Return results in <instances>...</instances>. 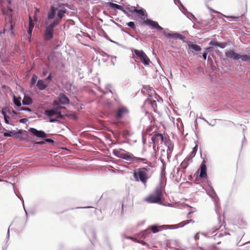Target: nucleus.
<instances>
[{
  "label": "nucleus",
  "instance_id": "43",
  "mask_svg": "<svg viewBox=\"0 0 250 250\" xmlns=\"http://www.w3.org/2000/svg\"><path fill=\"white\" fill-rule=\"evenodd\" d=\"M48 73V71L47 70L45 69V68H43L42 69V76H45Z\"/></svg>",
  "mask_w": 250,
  "mask_h": 250
},
{
  "label": "nucleus",
  "instance_id": "37",
  "mask_svg": "<svg viewBox=\"0 0 250 250\" xmlns=\"http://www.w3.org/2000/svg\"><path fill=\"white\" fill-rule=\"evenodd\" d=\"M57 115V118H60V119H63V116L61 114V113L60 111H57V113L56 114Z\"/></svg>",
  "mask_w": 250,
  "mask_h": 250
},
{
  "label": "nucleus",
  "instance_id": "7",
  "mask_svg": "<svg viewBox=\"0 0 250 250\" xmlns=\"http://www.w3.org/2000/svg\"><path fill=\"white\" fill-rule=\"evenodd\" d=\"M129 112L128 108L124 106H120L117 110L116 118L117 119H121L125 116L127 115Z\"/></svg>",
  "mask_w": 250,
  "mask_h": 250
},
{
  "label": "nucleus",
  "instance_id": "55",
  "mask_svg": "<svg viewBox=\"0 0 250 250\" xmlns=\"http://www.w3.org/2000/svg\"><path fill=\"white\" fill-rule=\"evenodd\" d=\"M147 231H148V229L147 230H146L145 233H146Z\"/></svg>",
  "mask_w": 250,
  "mask_h": 250
},
{
  "label": "nucleus",
  "instance_id": "52",
  "mask_svg": "<svg viewBox=\"0 0 250 250\" xmlns=\"http://www.w3.org/2000/svg\"><path fill=\"white\" fill-rule=\"evenodd\" d=\"M241 222L243 223H245V221L244 220H243V219L242 218H241Z\"/></svg>",
  "mask_w": 250,
  "mask_h": 250
},
{
  "label": "nucleus",
  "instance_id": "48",
  "mask_svg": "<svg viewBox=\"0 0 250 250\" xmlns=\"http://www.w3.org/2000/svg\"><path fill=\"white\" fill-rule=\"evenodd\" d=\"M57 121V120L56 119H50V122L51 123H54Z\"/></svg>",
  "mask_w": 250,
  "mask_h": 250
},
{
  "label": "nucleus",
  "instance_id": "41",
  "mask_svg": "<svg viewBox=\"0 0 250 250\" xmlns=\"http://www.w3.org/2000/svg\"><path fill=\"white\" fill-rule=\"evenodd\" d=\"M21 109L22 110L27 111L28 112H31V111H32L31 109L28 107H21Z\"/></svg>",
  "mask_w": 250,
  "mask_h": 250
},
{
  "label": "nucleus",
  "instance_id": "35",
  "mask_svg": "<svg viewBox=\"0 0 250 250\" xmlns=\"http://www.w3.org/2000/svg\"><path fill=\"white\" fill-rule=\"evenodd\" d=\"M135 12L142 16L145 15V11H144L143 9L138 10L136 9V11Z\"/></svg>",
  "mask_w": 250,
  "mask_h": 250
},
{
  "label": "nucleus",
  "instance_id": "36",
  "mask_svg": "<svg viewBox=\"0 0 250 250\" xmlns=\"http://www.w3.org/2000/svg\"><path fill=\"white\" fill-rule=\"evenodd\" d=\"M209 44L211 45L218 46V42L217 41L213 40H212L210 42Z\"/></svg>",
  "mask_w": 250,
  "mask_h": 250
},
{
  "label": "nucleus",
  "instance_id": "20",
  "mask_svg": "<svg viewBox=\"0 0 250 250\" xmlns=\"http://www.w3.org/2000/svg\"><path fill=\"white\" fill-rule=\"evenodd\" d=\"M188 46L189 49H190L192 51H199L201 50V48L199 45L196 44L192 43L191 42H190L188 44Z\"/></svg>",
  "mask_w": 250,
  "mask_h": 250
},
{
  "label": "nucleus",
  "instance_id": "27",
  "mask_svg": "<svg viewBox=\"0 0 250 250\" xmlns=\"http://www.w3.org/2000/svg\"><path fill=\"white\" fill-rule=\"evenodd\" d=\"M191 222L192 223H194V221L193 220H189L187 221H184L180 223L178 225L179 227H183L184 226L188 224L189 223Z\"/></svg>",
  "mask_w": 250,
  "mask_h": 250
},
{
  "label": "nucleus",
  "instance_id": "18",
  "mask_svg": "<svg viewBox=\"0 0 250 250\" xmlns=\"http://www.w3.org/2000/svg\"><path fill=\"white\" fill-rule=\"evenodd\" d=\"M48 86V83H45L43 80H39L37 82V86L41 90H44Z\"/></svg>",
  "mask_w": 250,
  "mask_h": 250
},
{
  "label": "nucleus",
  "instance_id": "47",
  "mask_svg": "<svg viewBox=\"0 0 250 250\" xmlns=\"http://www.w3.org/2000/svg\"><path fill=\"white\" fill-rule=\"evenodd\" d=\"M207 53L206 52H204L203 55V57L204 58V60H206V58H207Z\"/></svg>",
  "mask_w": 250,
  "mask_h": 250
},
{
  "label": "nucleus",
  "instance_id": "29",
  "mask_svg": "<svg viewBox=\"0 0 250 250\" xmlns=\"http://www.w3.org/2000/svg\"><path fill=\"white\" fill-rule=\"evenodd\" d=\"M126 10H128V12L131 13H134L136 11V8L135 6H130L127 7Z\"/></svg>",
  "mask_w": 250,
  "mask_h": 250
},
{
  "label": "nucleus",
  "instance_id": "9",
  "mask_svg": "<svg viewBox=\"0 0 250 250\" xmlns=\"http://www.w3.org/2000/svg\"><path fill=\"white\" fill-rule=\"evenodd\" d=\"M163 34L166 37L171 38L174 39H179L183 41H185L186 39L185 36L177 33H169L164 30Z\"/></svg>",
  "mask_w": 250,
  "mask_h": 250
},
{
  "label": "nucleus",
  "instance_id": "3",
  "mask_svg": "<svg viewBox=\"0 0 250 250\" xmlns=\"http://www.w3.org/2000/svg\"><path fill=\"white\" fill-rule=\"evenodd\" d=\"M113 153L117 157L126 160L133 162L141 161L144 162L145 164H147V162H145L146 160V159L135 157L132 154L121 148L114 149L113 150Z\"/></svg>",
  "mask_w": 250,
  "mask_h": 250
},
{
  "label": "nucleus",
  "instance_id": "45",
  "mask_svg": "<svg viewBox=\"0 0 250 250\" xmlns=\"http://www.w3.org/2000/svg\"><path fill=\"white\" fill-rule=\"evenodd\" d=\"M30 24H34L33 21H32V18L30 16H29V25H30Z\"/></svg>",
  "mask_w": 250,
  "mask_h": 250
},
{
  "label": "nucleus",
  "instance_id": "5",
  "mask_svg": "<svg viewBox=\"0 0 250 250\" xmlns=\"http://www.w3.org/2000/svg\"><path fill=\"white\" fill-rule=\"evenodd\" d=\"M1 113L6 124L14 125L12 119H16L17 116V113L14 110L8 107H4L1 110Z\"/></svg>",
  "mask_w": 250,
  "mask_h": 250
},
{
  "label": "nucleus",
  "instance_id": "13",
  "mask_svg": "<svg viewBox=\"0 0 250 250\" xmlns=\"http://www.w3.org/2000/svg\"><path fill=\"white\" fill-rule=\"evenodd\" d=\"M206 161L204 160L200 166V173L199 175L201 178H206L207 177V166L206 164Z\"/></svg>",
  "mask_w": 250,
  "mask_h": 250
},
{
  "label": "nucleus",
  "instance_id": "53",
  "mask_svg": "<svg viewBox=\"0 0 250 250\" xmlns=\"http://www.w3.org/2000/svg\"><path fill=\"white\" fill-rule=\"evenodd\" d=\"M0 250H5V249L4 248H2Z\"/></svg>",
  "mask_w": 250,
  "mask_h": 250
},
{
  "label": "nucleus",
  "instance_id": "33",
  "mask_svg": "<svg viewBox=\"0 0 250 250\" xmlns=\"http://www.w3.org/2000/svg\"><path fill=\"white\" fill-rule=\"evenodd\" d=\"M151 105H152V107L153 108L154 111L156 112V110H157V103H156V102L154 100L152 102H151Z\"/></svg>",
  "mask_w": 250,
  "mask_h": 250
},
{
  "label": "nucleus",
  "instance_id": "22",
  "mask_svg": "<svg viewBox=\"0 0 250 250\" xmlns=\"http://www.w3.org/2000/svg\"><path fill=\"white\" fill-rule=\"evenodd\" d=\"M53 106L57 111H60L61 109L65 108L64 107L60 105L59 102L58 100H55L53 103Z\"/></svg>",
  "mask_w": 250,
  "mask_h": 250
},
{
  "label": "nucleus",
  "instance_id": "19",
  "mask_svg": "<svg viewBox=\"0 0 250 250\" xmlns=\"http://www.w3.org/2000/svg\"><path fill=\"white\" fill-rule=\"evenodd\" d=\"M33 100L31 97L27 95H24L22 100L23 105H30L33 104Z\"/></svg>",
  "mask_w": 250,
  "mask_h": 250
},
{
  "label": "nucleus",
  "instance_id": "50",
  "mask_svg": "<svg viewBox=\"0 0 250 250\" xmlns=\"http://www.w3.org/2000/svg\"><path fill=\"white\" fill-rule=\"evenodd\" d=\"M34 20L35 21H37V18H36V13H35L34 16Z\"/></svg>",
  "mask_w": 250,
  "mask_h": 250
},
{
  "label": "nucleus",
  "instance_id": "31",
  "mask_svg": "<svg viewBox=\"0 0 250 250\" xmlns=\"http://www.w3.org/2000/svg\"><path fill=\"white\" fill-rule=\"evenodd\" d=\"M38 79V77L35 74H34L32 76V78L31 79V84L33 85L35 83L37 80Z\"/></svg>",
  "mask_w": 250,
  "mask_h": 250
},
{
  "label": "nucleus",
  "instance_id": "39",
  "mask_svg": "<svg viewBox=\"0 0 250 250\" xmlns=\"http://www.w3.org/2000/svg\"><path fill=\"white\" fill-rule=\"evenodd\" d=\"M154 128V127L153 126H148L146 129V132L147 133H149L150 132H151L153 128Z\"/></svg>",
  "mask_w": 250,
  "mask_h": 250
},
{
  "label": "nucleus",
  "instance_id": "30",
  "mask_svg": "<svg viewBox=\"0 0 250 250\" xmlns=\"http://www.w3.org/2000/svg\"><path fill=\"white\" fill-rule=\"evenodd\" d=\"M188 208H189V209H188L189 212L188 214L187 218L190 219L191 218V217H192L191 214H192V213H193L194 212V211L192 210V207H188Z\"/></svg>",
  "mask_w": 250,
  "mask_h": 250
},
{
  "label": "nucleus",
  "instance_id": "32",
  "mask_svg": "<svg viewBox=\"0 0 250 250\" xmlns=\"http://www.w3.org/2000/svg\"><path fill=\"white\" fill-rule=\"evenodd\" d=\"M127 25L132 28V29L134 30L135 29V24L134 22L133 21H130L128 23H127Z\"/></svg>",
  "mask_w": 250,
  "mask_h": 250
},
{
  "label": "nucleus",
  "instance_id": "49",
  "mask_svg": "<svg viewBox=\"0 0 250 250\" xmlns=\"http://www.w3.org/2000/svg\"><path fill=\"white\" fill-rule=\"evenodd\" d=\"M23 132V131L21 130V129H20L17 132H15L14 133L15 134H17V133H18V134H22Z\"/></svg>",
  "mask_w": 250,
  "mask_h": 250
},
{
  "label": "nucleus",
  "instance_id": "17",
  "mask_svg": "<svg viewBox=\"0 0 250 250\" xmlns=\"http://www.w3.org/2000/svg\"><path fill=\"white\" fill-rule=\"evenodd\" d=\"M191 162L192 161L190 159V158H188L187 157L181 163L180 165V168L185 170Z\"/></svg>",
  "mask_w": 250,
  "mask_h": 250
},
{
  "label": "nucleus",
  "instance_id": "10",
  "mask_svg": "<svg viewBox=\"0 0 250 250\" xmlns=\"http://www.w3.org/2000/svg\"><path fill=\"white\" fill-rule=\"evenodd\" d=\"M144 23L147 25L151 26L153 29H156L159 31L164 30L163 28L159 25L157 22L150 19H146L144 21Z\"/></svg>",
  "mask_w": 250,
  "mask_h": 250
},
{
  "label": "nucleus",
  "instance_id": "2",
  "mask_svg": "<svg viewBox=\"0 0 250 250\" xmlns=\"http://www.w3.org/2000/svg\"><path fill=\"white\" fill-rule=\"evenodd\" d=\"M151 169L148 167L135 169L133 172V176L136 182H141L146 187L148 180L150 178Z\"/></svg>",
  "mask_w": 250,
  "mask_h": 250
},
{
  "label": "nucleus",
  "instance_id": "16",
  "mask_svg": "<svg viewBox=\"0 0 250 250\" xmlns=\"http://www.w3.org/2000/svg\"><path fill=\"white\" fill-rule=\"evenodd\" d=\"M107 4L110 7L113 9L120 10L122 11L125 14H127L126 11H125V10L124 9V8L122 6L110 2H108Z\"/></svg>",
  "mask_w": 250,
  "mask_h": 250
},
{
  "label": "nucleus",
  "instance_id": "21",
  "mask_svg": "<svg viewBox=\"0 0 250 250\" xmlns=\"http://www.w3.org/2000/svg\"><path fill=\"white\" fill-rule=\"evenodd\" d=\"M163 229V226H157L156 225L151 226L148 228V229H150L153 233L159 232L162 230Z\"/></svg>",
  "mask_w": 250,
  "mask_h": 250
},
{
  "label": "nucleus",
  "instance_id": "42",
  "mask_svg": "<svg viewBox=\"0 0 250 250\" xmlns=\"http://www.w3.org/2000/svg\"><path fill=\"white\" fill-rule=\"evenodd\" d=\"M52 80V75L51 74H50L49 76L45 79V81H50Z\"/></svg>",
  "mask_w": 250,
  "mask_h": 250
},
{
  "label": "nucleus",
  "instance_id": "8",
  "mask_svg": "<svg viewBox=\"0 0 250 250\" xmlns=\"http://www.w3.org/2000/svg\"><path fill=\"white\" fill-rule=\"evenodd\" d=\"M166 137L167 136H163L161 133H155L151 138V141L153 143V147L154 148L156 146V145L158 144L159 142L161 143H163Z\"/></svg>",
  "mask_w": 250,
  "mask_h": 250
},
{
  "label": "nucleus",
  "instance_id": "12",
  "mask_svg": "<svg viewBox=\"0 0 250 250\" xmlns=\"http://www.w3.org/2000/svg\"><path fill=\"white\" fill-rule=\"evenodd\" d=\"M226 56L234 60H238L240 58V55L236 53L233 50H229L226 52Z\"/></svg>",
  "mask_w": 250,
  "mask_h": 250
},
{
  "label": "nucleus",
  "instance_id": "46",
  "mask_svg": "<svg viewBox=\"0 0 250 250\" xmlns=\"http://www.w3.org/2000/svg\"><path fill=\"white\" fill-rule=\"evenodd\" d=\"M26 121V119H21L20 120V122L21 123H25Z\"/></svg>",
  "mask_w": 250,
  "mask_h": 250
},
{
  "label": "nucleus",
  "instance_id": "1",
  "mask_svg": "<svg viewBox=\"0 0 250 250\" xmlns=\"http://www.w3.org/2000/svg\"><path fill=\"white\" fill-rule=\"evenodd\" d=\"M67 12L65 9H58L54 6H51L50 10L47 14L48 20H53L55 18L56 14H57L56 19L50 24L47 25L44 31V38L45 40H51L53 37V31L55 27L57 26Z\"/></svg>",
  "mask_w": 250,
  "mask_h": 250
},
{
  "label": "nucleus",
  "instance_id": "6",
  "mask_svg": "<svg viewBox=\"0 0 250 250\" xmlns=\"http://www.w3.org/2000/svg\"><path fill=\"white\" fill-rule=\"evenodd\" d=\"M134 53L144 65H147L149 64L150 61L143 50L135 49L134 50Z\"/></svg>",
  "mask_w": 250,
  "mask_h": 250
},
{
  "label": "nucleus",
  "instance_id": "15",
  "mask_svg": "<svg viewBox=\"0 0 250 250\" xmlns=\"http://www.w3.org/2000/svg\"><path fill=\"white\" fill-rule=\"evenodd\" d=\"M58 98V101L62 104H69V99L63 93L60 94Z\"/></svg>",
  "mask_w": 250,
  "mask_h": 250
},
{
  "label": "nucleus",
  "instance_id": "23",
  "mask_svg": "<svg viewBox=\"0 0 250 250\" xmlns=\"http://www.w3.org/2000/svg\"><path fill=\"white\" fill-rule=\"evenodd\" d=\"M57 113V110L53 108V109L51 110H46L45 111L44 114L48 116V117H51L55 115H56Z\"/></svg>",
  "mask_w": 250,
  "mask_h": 250
},
{
  "label": "nucleus",
  "instance_id": "38",
  "mask_svg": "<svg viewBox=\"0 0 250 250\" xmlns=\"http://www.w3.org/2000/svg\"><path fill=\"white\" fill-rule=\"evenodd\" d=\"M227 46V43L226 42H221L219 43L218 42V46L221 48H224Z\"/></svg>",
  "mask_w": 250,
  "mask_h": 250
},
{
  "label": "nucleus",
  "instance_id": "51",
  "mask_svg": "<svg viewBox=\"0 0 250 250\" xmlns=\"http://www.w3.org/2000/svg\"><path fill=\"white\" fill-rule=\"evenodd\" d=\"M10 29H13V25L12 24H10Z\"/></svg>",
  "mask_w": 250,
  "mask_h": 250
},
{
  "label": "nucleus",
  "instance_id": "40",
  "mask_svg": "<svg viewBox=\"0 0 250 250\" xmlns=\"http://www.w3.org/2000/svg\"><path fill=\"white\" fill-rule=\"evenodd\" d=\"M32 143L33 144L35 145H43L44 144V141H40V142H36V141H32Z\"/></svg>",
  "mask_w": 250,
  "mask_h": 250
},
{
  "label": "nucleus",
  "instance_id": "14",
  "mask_svg": "<svg viewBox=\"0 0 250 250\" xmlns=\"http://www.w3.org/2000/svg\"><path fill=\"white\" fill-rule=\"evenodd\" d=\"M163 143L167 147V153H171L173 149V145L167 136L166 137Z\"/></svg>",
  "mask_w": 250,
  "mask_h": 250
},
{
  "label": "nucleus",
  "instance_id": "28",
  "mask_svg": "<svg viewBox=\"0 0 250 250\" xmlns=\"http://www.w3.org/2000/svg\"><path fill=\"white\" fill-rule=\"evenodd\" d=\"M6 132L4 133V136L5 137H11L13 135L15 134V133H14L13 131H10L7 130H6Z\"/></svg>",
  "mask_w": 250,
  "mask_h": 250
},
{
  "label": "nucleus",
  "instance_id": "54",
  "mask_svg": "<svg viewBox=\"0 0 250 250\" xmlns=\"http://www.w3.org/2000/svg\"><path fill=\"white\" fill-rule=\"evenodd\" d=\"M20 139H21V140H24V139H24V138H21H21H20Z\"/></svg>",
  "mask_w": 250,
  "mask_h": 250
},
{
  "label": "nucleus",
  "instance_id": "26",
  "mask_svg": "<svg viewBox=\"0 0 250 250\" xmlns=\"http://www.w3.org/2000/svg\"><path fill=\"white\" fill-rule=\"evenodd\" d=\"M244 62L250 61V56L248 55H240V58Z\"/></svg>",
  "mask_w": 250,
  "mask_h": 250
},
{
  "label": "nucleus",
  "instance_id": "34",
  "mask_svg": "<svg viewBox=\"0 0 250 250\" xmlns=\"http://www.w3.org/2000/svg\"><path fill=\"white\" fill-rule=\"evenodd\" d=\"M34 26V24L29 25V28H28V33L30 36H31L32 30H33V28Z\"/></svg>",
  "mask_w": 250,
  "mask_h": 250
},
{
  "label": "nucleus",
  "instance_id": "11",
  "mask_svg": "<svg viewBox=\"0 0 250 250\" xmlns=\"http://www.w3.org/2000/svg\"><path fill=\"white\" fill-rule=\"evenodd\" d=\"M28 130L32 134L37 137L43 138L47 137L46 134L43 131L38 130L34 128H30Z\"/></svg>",
  "mask_w": 250,
  "mask_h": 250
},
{
  "label": "nucleus",
  "instance_id": "24",
  "mask_svg": "<svg viewBox=\"0 0 250 250\" xmlns=\"http://www.w3.org/2000/svg\"><path fill=\"white\" fill-rule=\"evenodd\" d=\"M21 98L17 97L15 95L13 97V102L17 106L20 107L21 106Z\"/></svg>",
  "mask_w": 250,
  "mask_h": 250
},
{
  "label": "nucleus",
  "instance_id": "4",
  "mask_svg": "<svg viewBox=\"0 0 250 250\" xmlns=\"http://www.w3.org/2000/svg\"><path fill=\"white\" fill-rule=\"evenodd\" d=\"M145 201L149 203H163V191L161 186H158L154 192L145 198Z\"/></svg>",
  "mask_w": 250,
  "mask_h": 250
},
{
  "label": "nucleus",
  "instance_id": "44",
  "mask_svg": "<svg viewBox=\"0 0 250 250\" xmlns=\"http://www.w3.org/2000/svg\"><path fill=\"white\" fill-rule=\"evenodd\" d=\"M45 141L47 143H54V141L51 139H45Z\"/></svg>",
  "mask_w": 250,
  "mask_h": 250
},
{
  "label": "nucleus",
  "instance_id": "25",
  "mask_svg": "<svg viewBox=\"0 0 250 250\" xmlns=\"http://www.w3.org/2000/svg\"><path fill=\"white\" fill-rule=\"evenodd\" d=\"M197 150V146H195L193 148L192 151L190 152L189 155L188 156V158H190V159L191 160V159L194 157L196 153Z\"/></svg>",
  "mask_w": 250,
  "mask_h": 250
}]
</instances>
